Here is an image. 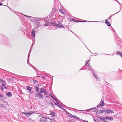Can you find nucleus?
Listing matches in <instances>:
<instances>
[{"label":"nucleus","instance_id":"nucleus-1","mask_svg":"<svg viewBox=\"0 0 122 122\" xmlns=\"http://www.w3.org/2000/svg\"><path fill=\"white\" fill-rule=\"evenodd\" d=\"M49 119V118L47 117H42L40 119V122H48Z\"/></svg>","mask_w":122,"mask_h":122},{"label":"nucleus","instance_id":"nucleus-2","mask_svg":"<svg viewBox=\"0 0 122 122\" xmlns=\"http://www.w3.org/2000/svg\"><path fill=\"white\" fill-rule=\"evenodd\" d=\"M35 96L36 97H38L39 99H41L43 97V94H41L40 92H37L35 93Z\"/></svg>","mask_w":122,"mask_h":122},{"label":"nucleus","instance_id":"nucleus-3","mask_svg":"<svg viewBox=\"0 0 122 122\" xmlns=\"http://www.w3.org/2000/svg\"><path fill=\"white\" fill-rule=\"evenodd\" d=\"M33 112L34 111H30L27 113L23 112H22V114L25 115L26 116H29L30 115L33 113Z\"/></svg>","mask_w":122,"mask_h":122},{"label":"nucleus","instance_id":"nucleus-4","mask_svg":"<svg viewBox=\"0 0 122 122\" xmlns=\"http://www.w3.org/2000/svg\"><path fill=\"white\" fill-rule=\"evenodd\" d=\"M6 85V84L5 83H2L1 84L2 86L1 88V90L3 91H4L7 90V88L5 86Z\"/></svg>","mask_w":122,"mask_h":122},{"label":"nucleus","instance_id":"nucleus-5","mask_svg":"<svg viewBox=\"0 0 122 122\" xmlns=\"http://www.w3.org/2000/svg\"><path fill=\"white\" fill-rule=\"evenodd\" d=\"M104 105V102L102 100V98L100 102L98 104V105L97 106V107H100V106H103Z\"/></svg>","mask_w":122,"mask_h":122},{"label":"nucleus","instance_id":"nucleus-6","mask_svg":"<svg viewBox=\"0 0 122 122\" xmlns=\"http://www.w3.org/2000/svg\"><path fill=\"white\" fill-rule=\"evenodd\" d=\"M36 31L34 30H32L31 32V36L32 37L35 38Z\"/></svg>","mask_w":122,"mask_h":122},{"label":"nucleus","instance_id":"nucleus-7","mask_svg":"<svg viewBox=\"0 0 122 122\" xmlns=\"http://www.w3.org/2000/svg\"><path fill=\"white\" fill-rule=\"evenodd\" d=\"M104 112H105V113H108L110 112L112 113L113 112L112 111L110 110L109 109H106L105 110H104Z\"/></svg>","mask_w":122,"mask_h":122},{"label":"nucleus","instance_id":"nucleus-8","mask_svg":"<svg viewBox=\"0 0 122 122\" xmlns=\"http://www.w3.org/2000/svg\"><path fill=\"white\" fill-rule=\"evenodd\" d=\"M66 112L68 115L71 118H74V116L70 114L67 111H66Z\"/></svg>","mask_w":122,"mask_h":122},{"label":"nucleus","instance_id":"nucleus-9","mask_svg":"<svg viewBox=\"0 0 122 122\" xmlns=\"http://www.w3.org/2000/svg\"><path fill=\"white\" fill-rule=\"evenodd\" d=\"M56 25L59 28H63L64 27L61 24V23H59L58 24H57Z\"/></svg>","mask_w":122,"mask_h":122},{"label":"nucleus","instance_id":"nucleus-10","mask_svg":"<svg viewBox=\"0 0 122 122\" xmlns=\"http://www.w3.org/2000/svg\"><path fill=\"white\" fill-rule=\"evenodd\" d=\"M106 120H110L111 121H113V118L112 117H111L108 116H107L106 117Z\"/></svg>","mask_w":122,"mask_h":122},{"label":"nucleus","instance_id":"nucleus-11","mask_svg":"<svg viewBox=\"0 0 122 122\" xmlns=\"http://www.w3.org/2000/svg\"><path fill=\"white\" fill-rule=\"evenodd\" d=\"M43 93H44L45 96L46 97H47L48 96V92L46 90Z\"/></svg>","mask_w":122,"mask_h":122},{"label":"nucleus","instance_id":"nucleus-12","mask_svg":"<svg viewBox=\"0 0 122 122\" xmlns=\"http://www.w3.org/2000/svg\"><path fill=\"white\" fill-rule=\"evenodd\" d=\"M116 54L117 55H118L120 56L121 57H122V53H121L120 51H118L116 53Z\"/></svg>","mask_w":122,"mask_h":122},{"label":"nucleus","instance_id":"nucleus-13","mask_svg":"<svg viewBox=\"0 0 122 122\" xmlns=\"http://www.w3.org/2000/svg\"><path fill=\"white\" fill-rule=\"evenodd\" d=\"M104 111L103 110H100V111H97L96 112V113L97 114H100V113H102L104 112Z\"/></svg>","mask_w":122,"mask_h":122},{"label":"nucleus","instance_id":"nucleus-14","mask_svg":"<svg viewBox=\"0 0 122 122\" xmlns=\"http://www.w3.org/2000/svg\"><path fill=\"white\" fill-rule=\"evenodd\" d=\"M46 90L45 89H42V88H41L40 89L39 91L42 93H43Z\"/></svg>","mask_w":122,"mask_h":122},{"label":"nucleus","instance_id":"nucleus-15","mask_svg":"<svg viewBox=\"0 0 122 122\" xmlns=\"http://www.w3.org/2000/svg\"><path fill=\"white\" fill-rule=\"evenodd\" d=\"M6 95L7 96L9 97H11L12 95V94L10 92H8L6 93Z\"/></svg>","mask_w":122,"mask_h":122},{"label":"nucleus","instance_id":"nucleus-16","mask_svg":"<svg viewBox=\"0 0 122 122\" xmlns=\"http://www.w3.org/2000/svg\"><path fill=\"white\" fill-rule=\"evenodd\" d=\"M105 23L107 24L108 26H109L110 25H111L110 23L107 20H106L105 22Z\"/></svg>","mask_w":122,"mask_h":122},{"label":"nucleus","instance_id":"nucleus-17","mask_svg":"<svg viewBox=\"0 0 122 122\" xmlns=\"http://www.w3.org/2000/svg\"><path fill=\"white\" fill-rule=\"evenodd\" d=\"M59 10L62 14H64V11L63 10L61 9H59Z\"/></svg>","mask_w":122,"mask_h":122},{"label":"nucleus","instance_id":"nucleus-18","mask_svg":"<svg viewBox=\"0 0 122 122\" xmlns=\"http://www.w3.org/2000/svg\"><path fill=\"white\" fill-rule=\"evenodd\" d=\"M50 115H51L52 116L54 117L55 116L56 113L54 112H51Z\"/></svg>","mask_w":122,"mask_h":122},{"label":"nucleus","instance_id":"nucleus-19","mask_svg":"<svg viewBox=\"0 0 122 122\" xmlns=\"http://www.w3.org/2000/svg\"><path fill=\"white\" fill-rule=\"evenodd\" d=\"M49 120L51 121L50 122H57L55 120L51 119L50 118H49Z\"/></svg>","mask_w":122,"mask_h":122},{"label":"nucleus","instance_id":"nucleus-20","mask_svg":"<svg viewBox=\"0 0 122 122\" xmlns=\"http://www.w3.org/2000/svg\"><path fill=\"white\" fill-rule=\"evenodd\" d=\"M93 74L94 75V76H95V77L96 78V79L97 80H98L99 79V78L98 77V76L97 75H96L95 74L93 73Z\"/></svg>","mask_w":122,"mask_h":122},{"label":"nucleus","instance_id":"nucleus-21","mask_svg":"<svg viewBox=\"0 0 122 122\" xmlns=\"http://www.w3.org/2000/svg\"><path fill=\"white\" fill-rule=\"evenodd\" d=\"M26 88L27 90H29V91H30L32 89L31 87L30 86H26Z\"/></svg>","mask_w":122,"mask_h":122},{"label":"nucleus","instance_id":"nucleus-22","mask_svg":"<svg viewBox=\"0 0 122 122\" xmlns=\"http://www.w3.org/2000/svg\"><path fill=\"white\" fill-rule=\"evenodd\" d=\"M39 90V88L38 87L36 86L35 88V90L36 92H38Z\"/></svg>","mask_w":122,"mask_h":122},{"label":"nucleus","instance_id":"nucleus-23","mask_svg":"<svg viewBox=\"0 0 122 122\" xmlns=\"http://www.w3.org/2000/svg\"><path fill=\"white\" fill-rule=\"evenodd\" d=\"M101 119L102 120V121L104 122H106V117L104 118H101Z\"/></svg>","mask_w":122,"mask_h":122},{"label":"nucleus","instance_id":"nucleus-24","mask_svg":"<svg viewBox=\"0 0 122 122\" xmlns=\"http://www.w3.org/2000/svg\"><path fill=\"white\" fill-rule=\"evenodd\" d=\"M5 106L3 104H1L0 105V107L1 108H3L5 107Z\"/></svg>","mask_w":122,"mask_h":122},{"label":"nucleus","instance_id":"nucleus-25","mask_svg":"<svg viewBox=\"0 0 122 122\" xmlns=\"http://www.w3.org/2000/svg\"><path fill=\"white\" fill-rule=\"evenodd\" d=\"M55 104L56 105L58 106H61V105L60 104H59V103H58L57 104H56V103H55Z\"/></svg>","mask_w":122,"mask_h":122},{"label":"nucleus","instance_id":"nucleus-26","mask_svg":"<svg viewBox=\"0 0 122 122\" xmlns=\"http://www.w3.org/2000/svg\"><path fill=\"white\" fill-rule=\"evenodd\" d=\"M90 59L89 60H88L87 61H86V64H85V65L86 66V65L88 63V62H89V61H90Z\"/></svg>","mask_w":122,"mask_h":122},{"label":"nucleus","instance_id":"nucleus-27","mask_svg":"<svg viewBox=\"0 0 122 122\" xmlns=\"http://www.w3.org/2000/svg\"><path fill=\"white\" fill-rule=\"evenodd\" d=\"M23 15L24 16L27 17H30V18H31L32 17L31 16H28V15H25V14H23Z\"/></svg>","mask_w":122,"mask_h":122},{"label":"nucleus","instance_id":"nucleus-28","mask_svg":"<svg viewBox=\"0 0 122 122\" xmlns=\"http://www.w3.org/2000/svg\"><path fill=\"white\" fill-rule=\"evenodd\" d=\"M52 98H53L54 100L56 101V102H57L56 100V98L55 97H54V96H53V95L52 96V97H51Z\"/></svg>","mask_w":122,"mask_h":122},{"label":"nucleus","instance_id":"nucleus-29","mask_svg":"<svg viewBox=\"0 0 122 122\" xmlns=\"http://www.w3.org/2000/svg\"><path fill=\"white\" fill-rule=\"evenodd\" d=\"M95 108L93 107V108H92L91 109L90 108V109H87V111H90V110H93V109H94Z\"/></svg>","mask_w":122,"mask_h":122},{"label":"nucleus","instance_id":"nucleus-30","mask_svg":"<svg viewBox=\"0 0 122 122\" xmlns=\"http://www.w3.org/2000/svg\"><path fill=\"white\" fill-rule=\"evenodd\" d=\"M0 82L2 83V84L4 83H5V82H4V81L3 80H2L1 79H0Z\"/></svg>","mask_w":122,"mask_h":122},{"label":"nucleus","instance_id":"nucleus-31","mask_svg":"<svg viewBox=\"0 0 122 122\" xmlns=\"http://www.w3.org/2000/svg\"><path fill=\"white\" fill-rule=\"evenodd\" d=\"M29 92L30 94H31L33 93V92L31 90L30 91H29Z\"/></svg>","mask_w":122,"mask_h":122},{"label":"nucleus","instance_id":"nucleus-32","mask_svg":"<svg viewBox=\"0 0 122 122\" xmlns=\"http://www.w3.org/2000/svg\"><path fill=\"white\" fill-rule=\"evenodd\" d=\"M49 95L51 97H52L53 96L52 94L51 93H49Z\"/></svg>","mask_w":122,"mask_h":122},{"label":"nucleus","instance_id":"nucleus-33","mask_svg":"<svg viewBox=\"0 0 122 122\" xmlns=\"http://www.w3.org/2000/svg\"><path fill=\"white\" fill-rule=\"evenodd\" d=\"M33 81L34 83H36L37 82V81L36 80H34Z\"/></svg>","mask_w":122,"mask_h":122},{"label":"nucleus","instance_id":"nucleus-34","mask_svg":"<svg viewBox=\"0 0 122 122\" xmlns=\"http://www.w3.org/2000/svg\"><path fill=\"white\" fill-rule=\"evenodd\" d=\"M74 118H75L76 119H79L80 118H79L78 117H76V116H74Z\"/></svg>","mask_w":122,"mask_h":122},{"label":"nucleus","instance_id":"nucleus-35","mask_svg":"<svg viewBox=\"0 0 122 122\" xmlns=\"http://www.w3.org/2000/svg\"><path fill=\"white\" fill-rule=\"evenodd\" d=\"M30 55V54H29V53L28 55V61H27V62H28V60L29 59V55Z\"/></svg>","mask_w":122,"mask_h":122},{"label":"nucleus","instance_id":"nucleus-36","mask_svg":"<svg viewBox=\"0 0 122 122\" xmlns=\"http://www.w3.org/2000/svg\"><path fill=\"white\" fill-rule=\"evenodd\" d=\"M49 24V23L47 22V23H46V25H45V26H48Z\"/></svg>","mask_w":122,"mask_h":122},{"label":"nucleus","instance_id":"nucleus-37","mask_svg":"<svg viewBox=\"0 0 122 122\" xmlns=\"http://www.w3.org/2000/svg\"><path fill=\"white\" fill-rule=\"evenodd\" d=\"M3 96L2 95L0 94V97L3 98Z\"/></svg>","mask_w":122,"mask_h":122},{"label":"nucleus","instance_id":"nucleus-38","mask_svg":"<svg viewBox=\"0 0 122 122\" xmlns=\"http://www.w3.org/2000/svg\"><path fill=\"white\" fill-rule=\"evenodd\" d=\"M3 96L2 95L0 94V97L3 98Z\"/></svg>","mask_w":122,"mask_h":122},{"label":"nucleus","instance_id":"nucleus-39","mask_svg":"<svg viewBox=\"0 0 122 122\" xmlns=\"http://www.w3.org/2000/svg\"><path fill=\"white\" fill-rule=\"evenodd\" d=\"M77 22H84L85 21H77Z\"/></svg>","mask_w":122,"mask_h":122},{"label":"nucleus","instance_id":"nucleus-40","mask_svg":"<svg viewBox=\"0 0 122 122\" xmlns=\"http://www.w3.org/2000/svg\"><path fill=\"white\" fill-rule=\"evenodd\" d=\"M82 120L83 121L85 122H88L87 121H85V120Z\"/></svg>","mask_w":122,"mask_h":122},{"label":"nucleus","instance_id":"nucleus-41","mask_svg":"<svg viewBox=\"0 0 122 122\" xmlns=\"http://www.w3.org/2000/svg\"><path fill=\"white\" fill-rule=\"evenodd\" d=\"M2 5V3H0V6Z\"/></svg>","mask_w":122,"mask_h":122},{"label":"nucleus","instance_id":"nucleus-42","mask_svg":"<svg viewBox=\"0 0 122 122\" xmlns=\"http://www.w3.org/2000/svg\"><path fill=\"white\" fill-rule=\"evenodd\" d=\"M88 66H89V67H92L91 66H90V65H89V64H88Z\"/></svg>","mask_w":122,"mask_h":122},{"label":"nucleus","instance_id":"nucleus-43","mask_svg":"<svg viewBox=\"0 0 122 122\" xmlns=\"http://www.w3.org/2000/svg\"><path fill=\"white\" fill-rule=\"evenodd\" d=\"M117 1V2L118 3H119V4H120V3H119V2L117 0H115Z\"/></svg>","mask_w":122,"mask_h":122},{"label":"nucleus","instance_id":"nucleus-44","mask_svg":"<svg viewBox=\"0 0 122 122\" xmlns=\"http://www.w3.org/2000/svg\"><path fill=\"white\" fill-rule=\"evenodd\" d=\"M32 46H33V45H31V47L30 48H31L32 47Z\"/></svg>","mask_w":122,"mask_h":122},{"label":"nucleus","instance_id":"nucleus-45","mask_svg":"<svg viewBox=\"0 0 122 122\" xmlns=\"http://www.w3.org/2000/svg\"><path fill=\"white\" fill-rule=\"evenodd\" d=\"M8 8H9L10 9H10V8L8 6Z\"/></svg>","mask_w":122,"mask_h":122},{"label":"nucleus","instance_id":"nucleus-46","mask_svg":"<svg viewBox=\"0 0 122 122\" xmlns=\"http://www.w3.org/2000/svg\"><path fill=\"white\" fill-rule=\"evenodd\" d=\"M89 68L90 69L89 70H91V68H90V67Z\"/></svg>","mask_w":122,"mask_h":122},{"label":"nucleus","instance_id":"nucleus-47","mask_svg":"<svg viewBox=\"0 0 122 122\" xmlns=\"http://www.w3.org/2000/svg\"><path fill=\"white\" fill-rule=\"evenodd\" d=\"M111 17H109V19H110V18H111Z\"/></svg>","mask_w":122,"mask_h":122},{"label":"nucleus","instance_id":"nucleus-48","mask_svg":"<svg viewBox=\"0 0 122 122\" xmlns=\"http://www.w3.org/2000/svg\"><path fill=\"white\" fill-rule=\"evenodd\" d=\"M46 21V22H47V21Z\"/></svg>","mask_w":122,"mask_h":122}]
</instances>
